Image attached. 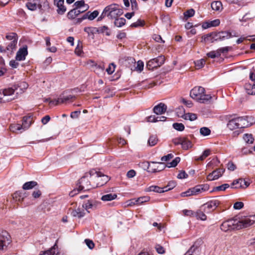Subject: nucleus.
<instances>
[{"label": "nucleus", "mask_w": 255, "mask_h": 255, "mask_svg": "<svg viewBox=\"0 0 255 255\" xmlns=\"http://www.w3.org/2000/svg\"><path fill=\"white\" fill-rule=\"evenodd\" d=\"M86 13H88L87 18L91 20L95 19L99 15V12L97 10H94L93 12L91 13H90V11H88Z\"/></svg>", "instance_id": "obj_43"}, {"label": "nucleus", "mask_w": 255, "mask_h": 255, "mask_svg": "<svg viewBox=\"0 0 255 255\" xmlns=\"http://www.w3.org/2000/svg\"><path fill=\"white\" fill-rule=\"evenodd\" d=\"M28 54L27 46L19 49L16 53L15 59L17 61L25 60L26 56Z\"/></svg>", "instance_id": "obj_21"}, {"label": "nucleus", "mask_w": 255, "mask_h": 255, "mask_svg": "<svg viewBox=\"0 0 255 255\" xmlns=\"http://www.w3.org/2000/svg\"><path fill=\"white\" fill-rule=\"evenodd\" d=\"M143 62L140 60H139L136 63V67H135V69L136 70L141 72L143 69Z\"/></svg>", "instance_id": "obj_61"}, {"label": "nucleus", "mask_w": 255, "mask_h": 255, "mask_svg": "<svg viewBox=\"0 0 255 255\" xmlns=\"http://www.w3.org/2000/svg\"><path fill=\"white\" fill-rule=\"evenodd\" d=\"M74 5H75L76 7L77 8H80L82 7H84L85 9L84 10H87L89 8V6L87 4L85 3V1L84 0L77 1L74 3Z\"/></svg>", "instance_id": "obj_32"}, {"label": "nucleus", "mask_w": 255, "mask_h": 255, "mask_svg": "<svg viewBox=\"0 0 255 255\" xmlns=\"http://www.w3.org/2000/svg\"><path fill=\"white\" fill-rule=\"evenodd\" d=\"M209 189L208 184H200L189 189L187 191L182 192L181 194L182 197H187L192 195H196L203 192L207 191Z\"/></svg>", "instance_id": "obj_5"}, {"label": "nucleus", "mask_w": 255, "mask_h": 255, "mask_svg": "<svg viewBox=\"0 0 255 255\" xmlns=\"http://www.w3.org/2000/svg\"><path fill=\"white\" fill-rule=\"evenodd\" d=\"M165 61V58L163 56H159L156 58L149 60L146 64V67L149 70H153L161 66Z\"/></svg>", "instance_id": "obj_11"}, {"label": "nucleus", "mask_w": 255, "mask_h": 255, "mask_svg": "<svg viewBox=\"0 0 255 255\" xmlns=\"http://www.w3.org/2000/svg\"><path fill=\"white\" fill-rule=\"evenodd\" d=\"M114 24L116 26L121 27L124 25L126 23V20L125 18H117L115 19Z\"/></svg>", "instance_id": "obj_35"}, {"label": "nucleus", "mask_w": 255, "mask_h": 255, "mask_svg": "<svg viewBox=\"0 0 255 255\" xmlns=\"http://www.w3.org/2000/svg\"><path fill=\"white\" fill-rule=\"evenodd\" d=\"M22 125L17 128H29L34 122L33 117L32 116H25L23 118Z\"/></svg>", "instance_id": "obj_22"}, {"label": "nucleus", "mask_w": 255, "mask_h": 255, "mask_svg": "<svg viewBox=\"0 0 255 255\" xmlns=\"http://www.w3.org/2000/svg\"><path fill=\"white\" fill-rule=\"evenodd\" d=\"M151 163H158L159 164V166H157V167L156 168H154L152 169L153 172H156L160 171L163 170L166 167V165L163 162H156L152 161V162H151Z\"/></svg>", "instance_id": "obj_42"}, {"label": "nucleus", "mask_w": 255, "mask_h": 255, "mask_svg": "<svg viewBox=\"0 0 255 255\" xmlns=\"http://www.w3.org/2000/svg\"><path fill=\"white\" fill-rule=\"evenodd\" d=\"M255 120L252 116L241 117L233 119L227 124L228 128H249L253 126Z\"/></svg>", "instance_id": "obj_3"}, {"label": "nucleus", "mask_w": 255, "mask_h": 255, "mask_svg": "<svg viewBox=\"0 0 255 255\" xmlns=\"http://www.w3.org/2000/svg\"><path fill=\"white\" fill-rule=\"evenodd\" d=\"M89 174L90 177L96 175V177L97 178V181H99L96 187L102 186L109 180V177L107 175H104L102 173L98 172L95 170H90Z\"/></svg>", "instance_id": "obj_8"}, {"label": "nucleus", "mask_w": 255, "mask_h": 255, "mask_svg": "<svg viewBox=\"0 0 255 255\" xmlns=\"http://www.w3.org/2000/svg\"><path fill=\"white\" fill-rule=\"evenodd\" d=\"M207 56L211 58H215L220 56L219 52L216 51H212L207 53Z\"/></svg>", "instance_id": "obj_49"}, {"label": "nucleus", "mask_w": 255, "mask_h": 255, "mask_svg": "<svg viewBox=\"0 0 255 255\" xmlns=\"http://www.w3.org/2000/svg\"><path fill=\"white\" fill-rule=\"evenodd\" d=\"M167 108L166 104L160 103L153 107V112L156 115H161L166 112Z\"/></svg>", "instance_id": "obj_18"}, {"label": "nucleus", "mask_w": 255, "mask_h": 255, "mask_svg": "<svg viewBox=\"0 0 255 255\" xmlns=\"http://www.w3.org/2000/svg\"><path fill=\"white\" fill-rule=\"evenodd\" d=\"M28 0L26 6L30 10H35L38 8L40 10L43 11L49 7V4L47 0Z\"/></svg>", "instance_id": "obj_4"}, {"label": "nucleus", "mask_w": 255, "mask_h": 255, "mask_svg": "<svg viewBox=\"0 0 255 255\" xmlns=\"http://www.w3.org/2000/svg\"><path fill=\"white\" fill-rule=\"evenodd\" d=\"M75 53L80 56L82 52V43L80 41H78V44L75 50Z\"/></svg>", "instance_id": "obj_45"}, {"label": "nucleus", "mask_w": 255, "mask_h": 255, "mask_svg": "<svg viewBox=\"0 0 255 255\" xmlns=\"http://www.w3.org/2000/svg\"><path fill=\"white\" fill-rule=\"evenodd\" d=\"M117 197V194L110 193L102 196L101 200L103 201H109L115 199Z\"/></svg>", "instance_id": "obj_33"}, {"label": "nucleus", "mask_w": 255, "mask_h": 255, "mask_svg": "<svg viewBox=\"0 0 255 255\" xmlns=\"http://www.w3.org/2000/svg\"><path fill=\"white\" fill-rule=\"evenodd\" d=\"M205 92L204 88L201 86L195 87L193 88L190 93V96L193 99L198 101L201 97L202 94Z\"/></svg>", "instance_id": "obj_15"}, {"label": "nucleus", "mask_w": 255, "mask_h": 255, "mask_svg": "<svg viewBox=\"0 0 255 255\" xmlns=\"http://www.w3.org/2000/svg\"><path fill=\"white\" fill-rule=\"evenodd\" d=\"M155 249L159 254H163L165 252L164 248L159 244H156Z\"/></svg>", "instance_id": "obj_51"}, {"label": "nucleus", "mask_w": 255, "mask_h": 255, "mask_svg": "<svg viewBox=\"0 0 255 255\" xmlns=\"http://www.w3.org/2000/svg\"><path fill=\"white\" fill-rule=\"evenodd\" d=\"M99 204V203L93 200H88L85 203L83 204L82 208L86 210L87 212L90 213V209H96Z\"/></svg>", "instance_id": "obj_19"}, {"label": "nucleus", "mask_w": 255, "mask_h": 255, "mask_svg": "<svg viewBox=\"0 0 255 255\" xmlns=\"http://www.w3.org/2000/svg\"><path fill=\"white\" fill-rule=\"evenodd\" d=\"M200 133L203 136H207L211 133L210 128H200Z\"/></svg>", "instance_id": "obj_56"}, {"label": "nucleus", "mask_w": 255, "mask_h": 255, "mask_svg": "<svg viewBox=\"0 0 255 255\" xmlns=\"http://www.w3.org/2000/svg\"><path fill=\"white\" fill-rule=\"evenodd\" d=\"M212 96L210 95L206 94L205 92L202 94L201 97L198 100V102L201 103H208L212 99Z\"/></svg>", "instance_id": "obj_29"}, {"label": "nucleus", "mask_w": 255, "mask_h": 255, "mask_svg": "<svg viewBox=\"0 0 255 255\" xmlns=\"http://www.w3.org/2000/svg\"><path fill=\"white\" fill-rule=\"evenodd\" d=\"M149 197L148 196L140 197L137 198V202H138L139 205L149 201Z\"/></svg>", "instance_id": "obj_60"}, {"label": "nucleus", "mask_w": 255, "mask_h": 255, "mask_svg": "<svg viewBox=\"0 0 255 255\" xmlns=\"http://www.w3.org/2000/svg\"><path fill=\"white\" fill-rule=\"evenodd\" d=\"M37 185L36 181H32L25 182L22 186V189L24 190H30Z\"/></svg>", "instance_id": "obj_30"}, {"label": "nucleus", "mask_w": 255, "mask_h": 255, "mask_svg": "<svg viewBox=\"0 0 255 255\" xmlns=\"http://www.w3.org/2000/svg\"><path fill=\"white\" fill-rule=\"evenodd\" d=\"M202 243L201 239L197 240L184 255H199L201 252L200 246Z\"/></svg>", "instance_id": "obj_13"}, {"label": "nucleus", "mask_w": 255, "mask_h": 255, "mask_svg": "<svg viewBox=\"0 0 255 255\" xmlns=\"http://www.w3.org/2000/svg\"><path fill=\"white\" fill-rule=\"evenodd\" d=\"M231 48H232L231 47H229V46L225 47H222V48H220L218 49L217 50V51H218V52H219L220 56L221 53H228V51Z\"/></svg>", "instance_id": "obj_55"}, {"label": "nucleus", "mask_w": 255, "mask_h": 255, "mask_svg": "<svg viewBox=\"0 0 255 255\" xmlns=\"http://www.w3.org/2000/svg\"><path fill=\"white\" fill-rule=\"evenodd\" d=\"M224 172V169L220 168H217L209 174L207 176V179L209 181H213L218 179L219 177L222 176Z\"/></svg>", "instance_id": "obj_17"}, {"label": "nucleus", "mask_w": 255, "mask_h": 255, "mask_svg": "<svg viewBox=\"0 0 255 255\" xmlns=\"http://www.w3.org/2000/svg\"><path fill=\"white\" fill-rule=\"evenodd\" d=\"M6 38L7 40L12 41L15 40V39H16V40H17L18 39L17 35L16 34V33L13 32L10 33L6 35Z\"/></svg>", "instance_id": "obj_52"}, {"label": "nucleus", "mask_w": 255, "mask_h": 255, "mask_svg": "<svg viewBox=\"0 0 255 255\" xmlns=\"http://www.w3.org/2000/svg\"><path fill=\"white\" fill-rule=\"evenodd\" d=\"M58 247L55 244L53 247L50 248L49 250L43 252L42 254H40L39 255H57L56 252L57 251Z\"/></svg>", "instance_id": "obj_27"}, {"label": "nucleus", "mask_w": 255, "mask_h": 255, "mask_svg": "<svg viewBox=\"0 0 255 255\" xmlns=\"http://www.w3.org/2000/svg\"><path fill=\"white\" fill-rule=\"evenodd\" d=\"M158 141V139L156 135H150L147 142V144L150 146L155 145Z\"/></svg>", "instance_id": "obj_36"}, {"label": "nucleus", "mask_w": 255, "mask_h": 255, "mask_svg": "<svg viewBox=\"0 0 255 255\" xmlns=\"http://www.w3.org/2000/svg\"><path fill=\"white\" fill-rule=\"evenodd\" d=\"M106 16H108V12L106 7L104 9L101 15L98 18L97 21L102 20Z\"/></svg>", "instance_id": "obj_63"}, {"label": "nucleus", "mask_w": 255, "mask_h": 255, "mask_svg": "<svg viewBox=\"0 0 255 255\" xmlns=\"http://www.w3.org/2000/svg\"><path fill=\"white\" fill-rule=\"evenodd\" d=\"M244 207V203L242 202H237L234 204V208L236 210L241 209Z\"/></svg>", "instance_id": "obj_64"}, {"label": "nucleus", "mask_w": 255, "mask_h": 255, "mask_svg": "<svg viewBox=\"0 0 255 255\" xmlns=\"http://www.w3.org/2000/svg\"><path fill=\"white\" fill-rule=\"evenodd\" d=\"M146 120L149 123H159V126L164 127L172 128H185L182 123H173L171 118H168L164 116H156L151 115L146 118Z\"/></svg>", "instance_id": "obj_2"}, {"label": "nucleus", "mask_w": 255, "mask_h": 255, "mask_svg": "<svg viewBox=\"0 0 255 255\" xmlns=\"http://www.w3.org/2000/svg\"><path fill=\"white\" fill-rule=\"evenodd\" d=\"M85 10H80L77 8H74L69 11L67 14V17L69 19H74L80 13L84 12Z\"/></svg>", "instance_id": "obj_25"}, {"label": "nucleus", "mask_w": 255, "mask_h": 255, "mask_svg": "<svg viewBox=\"0 0 255 255\" xmlns=\"http://www.w3.org/2000/svg\"><path fill=\"white\" fill-rule=\"evenodd\" d=\"M64 0H54V3L58 7L57 13L59 14H63L66 10V7L64 5Z\"/></svg>", "instance_id": "obj_23"}, {"label": "nucleus", "mask_w": 255, "mask_h": 255, "mask_svg": "<svg viewBox=\"0 0 255 255\" xmlns=\"http://www.w3.org/2000/svg\"><path fill=\"white\" fill-rule=\"evenodd\" d=\"M255 222V215H250L238 220L231 219L224 221L221 225V229L224 232L246 228Z\"/></svg>", "instance_id": "obj_1"}, {"label": "nucleus", "mask_w": 255, "mask_h": 255, "mask_svg": "<svg viewBox=\"0 0 255 255\" xmlns=\"http://www.w3.org/2000/svg\"><path fill=\"white\" fill-rule=\"evenodd\" d=\"M85 242L90 249H93L95 247L94 242L90 239H85Z\"/></svg>", "instance_id": "obj_58"}, {"label": "nucleus", "mask_w": 255, "mask_h": 255, "mask_svg": "<svg viewBox=\"0 0 255 255\" xmlns=\"http://www.w3.org/2000/svg\"><path fill=\"white\" fill-rule=\"evenodd\" d=\"M88 174L83 176L79 180L78 183L79 189L81 190H89L92 188H95L91 185L90 181L87 178Z\"/></svg>", "instance_id": "obj_14"}, {"label": "nucleus", "mask_w": 255, "mask_h": 255, "mask_svg": "<svg viewBox=\"0 0 255 255\" xmlns=\"http://www.w3.org/2000/svg\"><path fill=\"white\" fill-rule=\"evenodd\" d=\"M230 187L229 184H224L220 186L215 187L214 188V190L215 191H225L226 189Z\"/></svg>", "instance_id": "obj_48"}, {"label": "nucleus", "mask_w": 255, "mask_h": 255, "mask_svg": "<svg viewBox=\"0 0 255 255\" xmlns=\"http://www.w3.org/2000/svg\"><path fill=\"white\" fill-rule=\"evenodd\" d=\"M11 242L10 236L6 231L0 233V250H5Z\"/></svg>", "instance_id": "obj_9"}, {"label": "nucleus", "mask_w": 255, "mask_h": 255, "mask_svg": "<svg viewBox=\"0 0 255 255\" xmlns=\"http://www.w3.org/2000/svg\"><path fill=\"white\" fill-rule=\"evenodd\" d=\"M195 14V10L193 8H191L186 10L184 13V17L186 18H188L193 16Z\"/></svg>", "instance_id": "obj_47"}, {"label": "nucleus", "mask_w": 255, "mask_h": 255, "mask_svg": "<svg viewBox=\"0 0 255 255\" xmlns=\"http://www.w3.org/2000/svg\"><path fill=\"white\" fill-rule=\"evenodd\" d=\"M27 193L25 191H16L13 195V198H15L19 202H21L26 197Z\"/></svg>", "instance_id": "obj_26"}, {"label": "nucleus", "mask_w": 255, "mask_h": 255, "mask_svg": "<svg viewBox=\"0 0 255 255\" xmlns=\"http://www.w3.org/2000/svg\"><path fill=\"white\" fill-rule=\"evenodd\" d=\"M205 62L206 61L204 59H201L195 61V64L198 68H201L204 66V65L205 64Z\"/></svg>", "instance_id": "obj_54"}, {"label": "nucleus", "mask_w": 255, "mask_h": 255, "mask_svg": "<svg viewBox=\"0 0 255 255\" xmlns=\"http://www.w3.org/2000/svg\"><path fill=\"white\" fill-rule=\"evenodd\" d=\"M203 210L201 209V208L197 211L195 213V216L198 218L200 219L201 220L204 221L206 220L207 219L206 215L205 214V213L203 212Z\"/></svg>", "instance_id": "obj_38"}, {"label": "nucleus", "mask_w": 255, "mask_h": 255, "mask_svg": "<svg viewBox=\"0 0 255 255\" xmlns=\"http://www.w3.org/2000/svg\"><path fill=\"white\" fill-rule=\"evenodd\" d=\"M15 89H13L12 88H8L7 89H5L3 91V95L6 96H11L14 94V91Z\"/></svg>", "instance_id": "obj_46"}, {"label": "nucleus", "mask_w": 255, "mask_h": 255, "mask_svg": "<svg viewBox=\"0 0 255 255\" xmlns=\"http://www.w3.org/2000/svg\"><path fill=\"white\" fill-rule=\"evenodd\" d=\"M221 202L218 199H213L201 206V209L206 213H211L220 204Z\"/></svg>", "instance_id": "obj_7"}, {"label": "nucleus", "mask_w": 255, "mask_h": 255, "mask_svg": "<svg viewBox=\"0 0 255 255\" xmlns=\"http://www.w3.org/2000/svg\"><path fill=\"white\" fill-rule=\"evenodd\" d=\"M243 139L247 143L252 144L254 142V138L252 134L245 133L244 135Z\"/></svg>", "instance_id": "obj_39"}, {"label": "nucleus", "mask_w": 255, "mask_h": 255, "mask_svg": "<svg viewBox=\"0 0 255 255\" xmlns=\"http://www.w3.org/2000/svg\"><path fill=\"white\" fill-rule=\"evenodd\" d=\"M211 152V151L210 149H206L203 151L202 154L201 156L196 158V160L201 161L203 160L210 154Z\"/></svg>", "instance_id": "obj_40"}, {"label": "nucleus", "mask_w": 255, "mask_h": 255, "mask_svg": "<svg viewBox=\"0 0 255 255\" xmlns=\"http://www.w3.org/2000/svg\"><path fill=\"white\" fill-rule=\"evenodd\" d=\"M180 161V158L176 157L171 162L168 163V167H175Z\"/></svg>", "instance_id": "obj_44"}, {"label": "nucleus", "mask_w": 255, "mask_h": 255, "mask_svg": "<svg viewBox=\"0 0 255 255\" xmlns=\"http://www.w3.org/2000/svg\"><path fill=\"white\" fill-rule=\"evenodd\" d=\"M81 114V111H76L74 112H73L70 114V117L72 119H77L79 117V116Z\"/></svg>", "instance_id": "obj_62"}, {"label": "nucleus", "mask_w": 255, "mask_h": 255, "mask_svg": "<svg viewBox=\"0 0 255 255\" xmlns=\"http://www.w3.org/2000/svg\"><path fill=\"white\" fill-rule=\"evenodd\" d=\"M71 214L74 217H77L80 219L85 215V212L84 209L79 207L76 209L72 210Z\"/></svg>", "instance_id": "obj_24"}, {"label": "nucleus", "mask_w": 255, "mask_h": 255, "mask_svg": "<svg viewBox=\"0 0 255 255\" xmlns=\"http://www.w3.org/2000/svg\"><path fill=\"white\" fill-rule=\"evenodd\" d=\"M172 142L175 145H181L184 150H187L192 146L191 141L186 137L174 138L172 139Z\"/></svg>", "instance_id": "obj_10"}, {"label": "nucleus", "mask_w": 255, "mask_h": 255, "mask_svg": "<svg viewBox=\"0 0 255 255\" xmlns=\"http://www.w3.org/2000/svg\"><path fill=\"white\" fill-rule=\"evenodd\" d=\"M253 17H254V16L252 14H251L250 13L248 12V13H246L243 16L242 18L241 19H240V20L242 21H246L248 20L251 19Z\"/></svg>", "instance_id": "obj_57"}, {"label": "nucleus", "mask_w": 255, "mask_h": 255, "mask_svg": "<svg viewBox=\"0 0 255 255\" xmlns=\"http://www.w3.org/2000/svg\"><path fill=\"white\" fill-rule=\"evenodd\" d=\"M97 32L99 33H105L107 36H109L111 34L110 30L107 26H103L97 28Z\"/></svg>", "instance_id": "obj_31"}, {"label": "nucleus", "mask_w": 255, "mask_h": 255, "mask_svg": "<svg viewBox=\"0 0 255 255\" xmlns=\"http://www.w3.org/2000/svg\"><path fill=\"white\" fill-rule=\"evenodd\" d=\"M146 192H155L157 193H163V190H162V188L158 186L152 185L148 187L145 189Z\"/></svg>", "instance_id": "obj_34"}, {"label": "nucleus", "mask_w": 255, "mask_h": 255, "mask_svg": "<svg viewBox=\"0 0 255 255\" xmlns=\"http://www.w3.org/2000/svg\"><path fill=\"white\" fill-rule=\"evenodd\" d=\"M75 99L76 97L74 95H65V93H63L58 99L50 101L49 103L51 105H57L60 103H67L72 102Z\"/></svg>", "instance_id": "obj_12"}, {"label": "nucleus", "mask_w": 255, "mask_h": 255, "mask_svg": "<svg viewBox=\"0 0 255 255\" xmlns=\"http://www.w3.org/2000/svg\"><path fill=\"white\" fill-rule=\"evenodd\" d=\"M17 40L16 39L11 41L10 43H9L7 46H6V50L7 51H9L11 52L15 49L16 44H17Z\"/></svg>", "instance_id": "obj_41"}, {"label": "nucleus", "mask_w": 255, "mask_h": 255, "mask_svg": "<svg viewBox=\"0 0 255 255\" xmlns=\"http://www.w3.org/2000/svg\"><path fill=\"white\" fill-rule=\"evenodd\" d=\"M214 32H211L206 35H203L202 36V41L206 42H210L211 43L214 42L215 40H214Z\"/></svg>", "instance_id": "obj_28"}, {"label": "nucleus", "mask_w": 255, "mask_h": 255, "mask_svg": "<svg viewBox=\"0 0 255 255\" xmlns=\"http://www.w3.org/2000/svg\"><path fill=\"white\" fill-rule=\"evenodd\" d=\"M145 23L143 20H141V19H138L137 21L135 22L132 23L130 26L132 27H137L138 26H143L144 25Z\"/></svg>", "instance_id": "obj_50"}, {"label": "nucleus", "mask_w": 255, "mask_h": 255, "mask_svg": "<svg viewBox=\"0 0 255 255\" xmlns=\"http://www.w3.org/2000/svg\"><path fill=\"white\" fill-rule=\"evenodd\" d=\"M250 79L254 83L253 85H246L247 93L249 95H255V74L253 72H251L250 73Z\"/></svg>", "instance_id": "obj_16"}, {"label": "nucleus", "mask_w": 255, "mask_h": 255, "mask_svg": "<svg viewBox=\"0 0 255 255\" xmlns=\"http://www.w3.org/2000/svg\"><path fill=\"white\" fill-rule=\"evenodd\" d=\"M232 37L231 33L228 31H220L218 33L214 32V40L216 41L223 40Z\"/></svg>", "instance_id": "obj_20"}, {"label": "nucleus", "mask_w": 255, "mask_h": 255, "mask_svg": "<svg viewBox=\"0 0 255 255\" xmlns=\"http://www.w3.org/2000/svg\"><path fill=\"white\" fill-rule=\"evenodd\" d=\"M108 12V17L110 19H116L122 15L123 9L120 8L117 4H112L106 6Z\"/></svg>", "instance_id": "obj_6"}, {"label": "nucleus", "mask_w": 255, "mask_h": 255, "mask_svg": "<svg viewBox=\"0 0 255 255\" xmlns=\"http://www.w3.org/2000/svg\"><path fill=\"white\" fill-rule=\"evenodd\" d=\"M185 119L193 121L197 119V115L195 114L188 113L186 115Z\"/></svg>", "instance_id": "obj_59"}, {"label": "nucleus", "mask_w": 255, "mask_h": 255, "mask_svg": "<svg viewBox=\"0 0 255 255\" xmlns=\"http://www.w3.org/2000/svg\"><path fill=\"white\" fill-rule=\"evenodd\" d=\"M211 6L212 9L216 11H219L220 10L221 8H222V2L220 1H215L212 2L211 3Z\"/></svg>", "instance_id": "obj_37"}, {"label": "nucleus", "mask_w": 255, "mask_h": 255, "mask_svg": "<svg viewBox=\"0 0 255 255\" xmlns=\"http://www.w3.org/2000/svg\"><path fill=\"white\" fill-rule=\"evenodd\" d=\"M116 66L114 63H111L108 68H107L106 71L108 74L111 75L114 73L115 70Z\"/></svg>", "instance_id": "obj_53"}]
</instances>
